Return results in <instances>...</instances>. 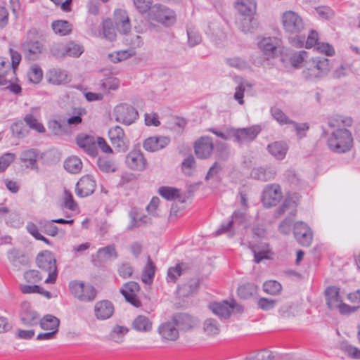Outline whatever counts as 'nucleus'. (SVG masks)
<instances>
[{"instance_id": "obj_1", "label": "nucleus", "mask_w": 360, "mask_h": 360, "mask_svg": "<svg viewBox=\"0 0 360 360\" xmlns=\"http://www.w3.org/2000/svg\"><path fill=\"white\" fill-rule=\"evenodd\" d=\"M353 120L350 117L338 115L328 120L329 127L335 129L327 135L326 143L329 150L341 154L349 151L353 146V136L345 127L352 126Z\"/></svg>"}, {"instance_id": "obj_2", "label": "nucleus", "mask_w": 360, "mask_h": 360, "mask_svg": "<svg viewBox=\"0 0 360 360\" xmlns=\"http://www.w3.org/2000/svg\"><path fill=\"white\" fill-rule=\"evenodd\" d=\"M329 60L325 57H315L305 61L303 77L309 80L323 77L330 71Z\"/></svg>"}, {"instance_id": "obj_3", "label": "nucleus", "mask_w": 360, "mask_h": 360, "mask_svg": "<svg viewBox=\"0 0 360 360\" xmlns=\"http://www.w3.org/2000/svg\"><path fill=\"white\" fill-rule=\"evenodd\" d=\"M69 290L75 298L82 302H91L97 296V290L91 284L78 280L69 283Z\"/></svg>"}, {"instance_id": "obj_4", "label": "nucleus", "mask_w": 360, "mask_h": 360, "mask_svg": "<svg viewBox=\"0 0 360 360\" xmlns=\"http://www.w3.org/2000/svg\"><path fill=\"white\" fill-rule=\"evenodd\" d=\"M36 262L39 269L48 273V277L45 280V283H54L58 273L56 259L53 253L47 250L40 252L37 256Z\"/></svg>"}, {"instance_id": "obj_5", "label": "nucleus", "mask_w": 360, "mask_h": 360, "mask_svg": "<svg viewBox=\"0 0 360 360\" xmlns=\"http://www.w3.org/2000/svg\"><path fill=\"white\" fill-rule=\"evenodd\" d=\"M209 309L221 319H229L233 311L238 313L243 311V307L238 304L234 300L231 302L227 300L214 302L209 304Z\"/></svg>"}, {"instance_id": "obj_6", "label": "nucleus", "mask_w": 360, "mask_h": 360, "mask_svg": "<svg viewBox=\"0 0 360 360\" xmlns=\"http://www.w3.org/2000/svg\"><path fill=\"white\" fill-rule=\"evenodd\" d=\"M282 25L284 30L290 34H298L304 28L302 18L295 11H287L281 17Z\"/></svg>"}, {"instance_id": "obj_7", "label": "nucleus", "mask_w": 360, "mask_h": 360, "mask_svg": "<svg viewBox=\"0 0 360 360\" xmlns=\"http://www.w3.org/2000/svg\"><path fill=\"white\" fill-rule=\"evenodd\" d=\"M150 18L166 27L171 26L176 22L174 12L165 6L155 4L150 11Z\"/></svg>"}, {"instance_id": "obj_8", "label": "nucleus", "mask_w": 360, "mask_h": 360, "mask_svg": "<svg viewBox=\"0 0 360 360\" xmlns=\"http://www.w3.org/2000/svg\"><path fill=\"white\" fill-rule=\"evenodd\" d=\"M114 115L117 122L126 125L132 124L139 117L137 110L133 106L125 103H121L115 108Z\"/></svg>"}, {"instance_id": "obj_9", "label": "nucleus", "mask_w": 360, "mask_h": 360, "mask_svg": "<svg viewBox=\"0 0 360 360\" xmlns=\"http://www.w3.org/2000/svg\"><path fill=\"white\" fill-rule=\"evenodd\" d=\"M283 198L281 188L278 184H271L265 186L262 192V202L266 207L277 205Z\"/></svg>"}, {"instance_id": "obj_10", "label": "nucleus", "mask_w": 360, "mask_h": 360, "mask_svg": "<svg viewBox=\"0 0 360 360\" xmlns=\"http://www.w3.org/2000/svg\"><path fill=\"white\" fill-rule=\"evenodd\" d=\"M108 136L111 144L119 152H125L129 146V141L124 130L120 126L110 128L108 131Z\"/></svg>"}, {"instance_id": "obj_11", "label": "nucleus", "mask_w": 360, "mask_h": 360, "mask_svg": "<svg viewBox=\"0 0 360 360\" xmlns=\"http://www.w3.org/2000/svg\"><path fill=\"white\" fill-rule=\"evenodd\" d=\"M293 233L297 241L302 246L311 245L313 233L311 228L303 221H297L294 224Z\"/></svg>"}, {"instance_id": "obj_12", "label": "nucleus", "mask_w": 360, "mask_h": 360, "mask_svg": "<svg viewBox=\"0 0 360 360\" xmlns=\"http://www.w3.org/2000/svg\"><path fill=\"white\" fill-rule=\"evenodd\" d=\"M260 131L258 127L252 126L247 128H232V138L240 144L253 141Z\"/></svg>"}, {"instance_id": "obj_13", "label": "nucleus", "mask_w": 360, "mask_h": 360, "mask_svg": "<svg viewBox=\"0 0 360 360\" xmlns=\"http://www.w3.org/2000/svg\"><path fill=\"white\" fill-rule=\"evenodd\" d=\"M44 49V45L38 40L27 39L22 44L25 57L30 60L39 59Z\"/></svg>"}, {"instance_id": "obj_14", "label": "nucleus", "mask_w": 360, "mask_h": 360, "mask_svg": "<svg viewBox=\"0 0 360 360\" xmlns=\"http://www.w3.org/2000/svg\"><path fill=\"white\" fill-rule=\"evenodd\" d=\"M139 290V285L136 282L130 281L123 285L120 289V292L127 302L136 307H139L141 305V302L137 296Z\"/></svg>"}, {"instance_id": "obj_15", "label": "nucleus", "mask_w": 360, "mask_h": 360, "mask_svg": "<svg viewBox=\"0 0 360 360\" xmlns=\"http://www.w3.org/2000/svg\"><path fill=\"white\" fill-rule=\"evenodd\" d=\"M194 148L198 158L207 159L211 156L214 150L212 139L209 136H202L195 141Z\"/></svg>"}, {"instance_id": "obj_16", "label": "nucleus", "mask_w": 360, "mask_h": 360, "mask_svg": "<svg viewBox=\"0 0 360 360\" xmlns=\"http://www.w3.org/2000/svg\"><path fill=\"white\" fill-rule=\"evenodd\" d=\"M96 186V181L92 176L85 175L76 184V195L80 198L89 196L94 192Z\"/></svg>"}, {"instance_id": "obj_17", "label": "nucleus", "mask_w": 360, "mask_h": 360, "mask_svg": "<svg viewBox=\"0 0 360 360\" xmlns=\"http://www.w3.org/2000/svg\"><path fill=\"white\" fill-rule=\"evenodd\" d=\"M125 162L132 170L143 171L146 167V160L140 150H133L125 158Z\"/></svg>"}, {"instance_id": "obj_18", "label": "nucleus", "mask_w": 360, "mask_h": 360, "mask_svg": "<svg viewBox=\"0 0 360 360\" xmlns=\"http://www.w3.org/2000/svg\"><path fill=\"white\" fill-rule=\"evenodd\" d=\"M20 317L22 323L28 326L37 325L40 320L39 314L32 309L30 304L27 302L22 303Z\"/></svg>"}, {"instance_id": "obj_19", "label": "nucleus", "mask_w": 360, "mask_h": 360, "mask_svg": "<svg viewBox=\"0 0 360 360\" xmlns=\"http://www.w3.org/2000/svg\"><path fill=\"white\" fill-rule=\"evenodd\" d=\"M39 152L37 149L30 148L22 151L20 160L27 169L39 172L38 160Z\"/></svg>"}, {"instance_id": "obj_20", "label": "nucleus", "mask_w": 360, "mask_h": 360, "mask_svg": "<svg viewBox=\"0 0 360 360\" xmlns=\"http://www.w3.org/2000/svg\"><path fill=\"white\" fill-rule=\"evenodd\" d=\"M170 143V138L165 136H150L143 144V148L149 152H155L165 148Z\"/></svg>"}, {"instance_id": "obj_21", "label": "nucleus", "mask_w": 360, "mask_h": 360, "mask_svg": "<svg viewBox=\"0 0 360 360\" xmlns=\"http://www.w3.org/2000/svg\"><path fill=\"white\" fill-rule=\"evenodd\" d=\"M76 141L78 146L91 156L94 157L97 155V148L94 136L80 134L77 136Z\"/></svg>"}, {"instance_id": "obj_22", "label": "nucleus", "mask_w": 360, "mask_h": 360, "mask_svg": "<svg viewBox=\"0 0 360 360\" xmlns=\"http://www.w3.org/2000/svg\"><path fill=\"white\" fill-rule=\"evenodd\" d=\"M114 313V306L108 300L97 302L94 306V314L97 319L105 320L110 318Z\"/></svg>"}, {"instance_id": "obj_23", "label": "nucleus", "mask_w": 360, "mask_h": 360, "mask_svg": "<svg viewBox=\"0 0 360 360\" xmlns=\"http://www.w3.org/2000/svg\"><path fill=\"white\" fill-rule=\"evenodd\" d=\"M158 333L162 338L170 341H175L179 336V329L172 319L162 323L158 328Z\"/></svg>"}, {"instance_id": "obj_24", "label": "nucleus", "mask_w": 360, "mask_h": 360, "mask_svg": "<svg viewBox=\"0 0 360 360\" xmlns=\"http://www.w3.org/2000/svg\"><path fill=\"white\" fill-rule=\"evenodd\" d=\"M7 257L13 267L18 269L21 266L28 264V259L24 252L18 249L13 248L8 251Z\"/></svg>"}, {"instance_id": "obj_25", "label": "nucleus", "mask_w": 360, "mask_h": 360, "mask_svg": "<svg viewBox=\"0 0 360 360\" xmlns=\"http://www.w3.org/2000/svg\"><path fill=\"white\" fill-rule=\"evenodd\" d=\"M172 319L178 329L181 330H188L191 329L195 324L193 318L185 313L176 314L172 316Z\"/></svg>"}, {"instance_id": "obj_26", "label": "nucleus", "mask_w": 360, "mask_h": 360, "mask_svg": "<svg viewBox=\"0 0 360 360\" xmlns=\"http://www.w3.org/2000/svg\"><path fill=\"white\" fill-rule=\"evenodd\" d=\"M48 80L53 84L60 85L68 83L70 79L65 70L54 68L49 70Z\"/></svg>"}, {"instance_id": "obj_27", "label": "nucleus", "mask_w": 360, "mask_h": 360, "mask_svg": "<svg viewBox=\"0 0 360 360\" xmlns=\"http://www.w3.org/2000/svg\"><path fill=\"white\" fill-rule=\"evenodd\" d=\"M236 8L243 16H252L256 13L257 4L255 0H238Z\"/></svg>"}, {"instance_id": "obj_28", "label": "nucleus", "mask_w": 360, "mask_h": 360, "mask_svg": "<svg viewBox=\"0 0 360 360\" xmlns=\"http://www.w3.org/2000/svg\"><path fill=\"white\" fill-rule=\"evenodd\" d=\"M6 63L3 58H0V86H5L8 82L17 79L14 70H11L8 65L7 67L5 66Z\"/></svg>"}, {"instance_id": "obj_29", "label": "nucleus", "mask_w": 360, "mask_h": 360, "mask_svg": "<svg viewBox=\"0 0 360 360\" xmlns=\"http://www.w3.org/2000/svg\"><path fill=\"white\" fill-rule=\"evenodd\" d=\"M276 173V170L271 167H257L252 170L251 176L254 179L267 181L274 179Z\"/></svg>"}, {"instance_id": "obj_30", "label": "nucleus", "mask_w": 360, "mask_h": 360, "mask_svg": "<svg viewBox=\"0 0 360 360\" xmlns=\"http://www.w3.org/2000/svg\"><path fill=\"white\" fill-rule=\"evenodd\" d=\"M326 303L330 309H336L342 301L339 295V288L329 286L325 290Z\"/></svg>"}, {"instance_id": "obj_31", "label": "nucleus", "mask_w": 360, "mask_h": 360, "mask_svg": "<svg viewBox=\"0 0 360 360\" xmlns=\"http://www.w3.org/2000/svg\"><path fill=\"white\" fill-rule=\"evenodd\" d=\"M269 152L277 160H283L287 153L288 147L283 141H275L268 145Z\"/></svg>"}, {"instance_id": "obj_32", "label": "nucleus", "mask_w": 360, "mask_h": 360, "mask_svg": "<svg viewBox=\"0 0 360 360\" xmlns=\"http://www.w3.org/2000/svg\"><path fill=\"white\" fill-rule=\"evenodd\" d=\"M278 40L276 38L268 37L262 39L259 44V48L267 56H273L277 49Z\"/></svg>"}, {"instance_id": "obj_33", "label": "nucleus", "mask_w": 360, "mask_h": 360, "mask_svg": "<svg viewBox=\"0 0 360 360\" xmlns=\"http://www.w3.org/2000/svg\"><path fill=\"white\" fill-rule=\"evenodd\" d=\"M257 20L252 16H243L238 22V28L244 33H251L257 27Z\"/></svg>"}, {"instance_id": "obj_34", "label": "nucleus", "mask_w": 360, "mask_h": 360, "mask_svg": "<svg viewBox=\"0 0 360 360\" xmlns=\"http://www.w3.org/2000/svg\"><path fill=\"white\" fill-rule=\"evenodd\" d=\"M39 323L43 330L58 332L60 320L53 315L47 314L39 320Z\"/></svg>"}, {"instance_id": "obj_35", "label": "nucleus", "mask_w": 360, "mask_h": 360, "mask_svg": "<svg viewBox=\"0 0 360 360\" xmlns=\"http://www.w3.org/2000/svg\"><path fill=\"white\" fill-rule=\"evenodd\" d=\"M187 269V264L185 263L177 264L175 266L169 268L167 276V282L175 283L179 276L185 274Z\"/></svg>"}, {"instance_id": "obj_36", "label": "nucleus", "mask_w": 360, "mask_h": 360, "mask_svg": "<svg viewBox=\"0 0 360 360\" xmlns=\"http://www.w3.org/2000/svg\"><path fill=\"white\" fill-rule=\"evenodd\" d=\"M51 27L55 34L65 36L72 31V25L67 20H55L51 24Z\"/></svg>"}, {"instance_id": "obj_37", "label": "nucleus", "mask_w": 360, "mask_h": 360, "mask_svg": "<svg viewBox=\"0 0 360 360\" xmlns=\"http://www.w3.org/2000/svg\"><path fill=\"white\" fill-rule=\"evenodd\" d=\"M64 168L71 174H77L82 168V162L79 158L72 156L64 162Z\"/></svg>"}, {"instance_id": "obj_38", "label": "nucleus", "mask_w": 360, "mask_h": 360, "mask_svg": "<svg viewBox=\"0 0 360 360\" xmlns=\"http://www.w3.org/2000/svg\"><path fill=\"white\" fill-rule=\"evenodd\" d=\"M258 287L254 283H245L238 288V295L242 299H249L257 293Z\"/></svg>"}, {"instance_id": "obj_39", "label": "nucleus", "mask_w": 360, "mask_h": 360, "mask_svg": "<svg viewBox=\"0 0 360 360\" xmlns=\"http://www.w3.org/2000/svg\"><path fill=\"white\" fill-rule=\"evenodd\" d=\"M34 110V109H32L31 113L25 115L24 121L30 129L39 133H44L46 130L44 125L38 121L37 117L33 114Z\"/></svg>"}, {"instance_id": "obj_40", "label": "nucleus", "mask_w": 360, "mask_h": 360, "mask_svg": "<svg viewBox=\"0 0 360 360\" xmlns=\"http://www.w3.org/2000/svg\"><path fill=\"white\" fill-rule=\"evenodd\" d=\"M132 326L135 330L142 332L150 331L152 328L151 321L148 317L142 315L138 316L134 319Z\"/></svg>"}, {"instance_id": "obj_41", "label": "nucleus", "mask_w": 360, "mask_h": 360, "mask_svg": "<svg viewBox=\"0 0 360 360\" xmlns=\"http://www.w3.org/2000/svg\"><path fill=\"white\" fill-rule=\"evenodd\" d=\"M155 266L152 262L151 259L148 257L147 264L144 267V270L141 276V280L144 283L147 285L152 283L155 276Z\"/></svg>"}, {"instance_id": "obj_42", "label": "nucleus", "mask_w": 360, "mask_h": 360, "mask_svg": "<svg viewBox=\"0 0 360 360\" xmlns=\"http://www.w3.org/2000/svg\"><path fill=\"white\" fill-rule=\"evenodd\" d=\"M203 330L207 335H216L220 332V326L217 320L208 318L203 323Z\"/></svg>"}, {"instance_id": "obj_43", "label": "nucleus", "mask_w": 360, "mask_h": 360, "mask_svg": "<svg viewBox=\"0 0 360 360\" xmlns=\"http://www.w3.org/2000/svg\"><path fill=\"white\" fill-rule=\"evenodd\" d=\"M271 115L273 118L278 122V123L281 125L284 124H290L292 122L290 120L283 112L282 110L278 108V107L274 106L270 109Z\"/></svg>"}, {"instance_id": "obj_44", "label": "nucleus", "mask_w": 360, "mask_h": 360, "mask_svg": "<svg viewBox=\"0 0 360 360\" xmlns=\"http://www.w3.org/2000/svg\"><path fill=\"white\" fill-rule=\"evenodd\" d=\"M54 223L55 221H52V220L41 219L39 221V225L42 231L51 236H56L58 232V228L54 225Z\"/></svg>"}, {"instance_id": "obj_45", "label": "nucleus", "mask_w": 360, "mask_h": 360, "mask_svg": "<svg viewBox=\"0 0 360 360\" xmlns=\"http://www.w3.org/2000/svg\"><path fill=\"white\" fill-rule=\"evenodd\" d=\"M84 51V47L74 41H70L65 46V56L79 57Z\"/></svg>"}, {"instance_id": "obj_46", "label": "nucleus", "mask_w": 360, "mask_h": 360, "mask_svg": "<svg viewBox=\"0 0 360 360\" xmlns=\"http://www.w3.org/2000/svg\"><path fill=\"white\" fill-rule=\"evenodd\" d=\"M127 332L128 329L126 327L117 325L111 330L109 337L115 342H121Z\"/></svg>"}, {"instance_id": "obj_47", "label": "nucleus", "mask_w": 360, "mask_h": 360, "mask_svg": "<svg viewBox=\"0 0 360 360\" xmlns=\"http://www.w3.org/2000/svg\"><path fill=\"white\" fill-rule=\"evenodd\" d=\"M49 129L56 136H62L68 133V127L58 120H51L49 122Z\"/></svg>"}, {"instance_id": "obj_48", "label": "nucleus", "mask_w": 360, "mask_h": 360, "mask_svg": "<svg viewBox=\"0 0 360 360\" xmlns=\"http://www.w3.org/2000/svg\"><path fill=\"white\" fill-rule=\"evenodd\" d=\"M230 221H233V227L235 229L236 233L238 231L239 228L241 226H244L245 227L247 226L245 223V215L243 212L240 211L234 212Z\"/></svg>"}, {"instance_id": "obj_49", "label": "nucleus", "mask_w": 360, "mask_h": 360, "mask_svg": "<svg viewBox=\"0 0 360 360\" xmlns=\"http://www.w3.org/2000/svg\"><path fill=\"white\" fill-rule=\"evenodd\" d=\"M98 167L103 172H113L116 170L114 162L106 158H99L98 160Z\"/></svg>"}, {"instance_id": "obj_50", "label": "nucleus", "mask_w": 360, "mask_h": 360, "mask_svg": "<svg viewBox=\"0 0 360 360\" xmlns=\"http://www.w3.org/2000/svg\"><path fill=\"white\" fill-rule=\"evenodd\" d=\"M103 33L105 39L114 41L116 38V32L110 20H106L103 23Z\"/></svg>"}, {"instance_id": "obj_51", "label": "nucleus", "mask_w": 360, "mask_h": 360, "mask_svg": "<svg viewBox=\"0 0 360 360\" xmlns=\"http://www.w3.org/2000/svg\"><path fill=\"white\" fill-rule=\"evenodd\" d=\"M290 124L292 125L298 139H302L305 137L307 131L309 129V126L307 123H298L292 120Z\"/></svg>"}, {"instance_id": "obj_52", "label": "nucleus", "mask_w": 360, "mask_h": 360, "mask_svg": "<svg viewBox=\"0 0 360 360\" xmlns=\"http://www.w3.org/2000/svg\"><path fill=\"white\" fill-rule=\"evenodd\" d=\"M226 234L228 237L231 238L236 234V231L233 227V221L230 220L226 223H223L220 227L215 231V236Z\"/></svg>"}, {"instance_id": "obj_53", "label": "nucleus", "mask_w": 360, "mask_h": 360, "mask_svg": "<svg viewBox=\"0 0 360 360\" xmlns=\"http://www.w3.org/2000/svg\"><path fill=\"white\" fill-rule=\"evenodd\" d=\"M281 288V285L276 281H269L263 285L264 291L270 295H277Z\"/></svg>"}, {"instance_id": "obj_54", "label": "nucleus", "mask_w": 360, "mask_h": 360, "mask_svg": "<svg viewBox=\"0 0 360 360\" xmlns=\"http://www.w3.org/2000/svg\"><path fill=\"white\" fill-rule=\"evenodd\" d=\"M158 193L162 197L168 200H174L179 196V190L170 187H160Z\"/></svg>"}, {"instance_id": "obj_55", "label": "nucleus", "mask_w": 360, "mask_h": 360, "mask_svg": "<svg viewBox=\"0 0 360 360\" xmlns=\"http://www.w3.org/2000/svg\"><path fill=\"white\" fill-rule=\"evenodd\" d=\"M295 212H291V214L288 216L285 219H283L278 226V230L280 233L283 234H289L291 231L292 222L294 219Z\"/></svg>"}, {"instance_id": "obj_56", "label": "nucleus", "mask_w": 360, "mask_h": 360, "mask_svg": "<svg viewBox=\"0 0 360 360\" xmlns=\"http://www.w3.org/2000/svg\"><path fill=\"white\" fill-rule=\"evenodd\" d=\"M84 114H85V110L79 108L77 112H75V115L68 118L67 125L73 127L81 124L82 122V115Z\"/></svg>"}, {"instance_id": "obj_57", "label": "nucleus", "mask_w": 360, "mask_h": 360, "mask_svg": "<svg viewBox=\"0 0 360 360\" xmlns=\"http://www.w3.org/2000/svg\"><path fill=\"white\" fill-rule=\"evenodd\" d=\"M99 256L105 259H109L111 257L116 258L117 257L115 248L112 245H108L101 248L98 250Z\"/></svg>"}, {"instance_id": "obj_58", "label": "nucleus", "mask_w": 360, "mask_h": 360, "mask_svg": "<svg viewBox=\"0 0 360 360\" xmlns=\"http://www.w3.org/2000/svg\"><path fill=\"white\" fill-rule=\"evenodd\" d=\"M11 131L14 136L21 139L27 136L28 131L22 122H16L11 126Z\"/></svg>"}, {"instance_id": "obj_59", "label": "nucleus", "mask_w": 360, "mask_h": 360, "mask_svg": "<svg viewBox=\"0 0 360 360\" xmlns=\"http://www.w3.org/2000/svg\"><path fill=\"white\" fill-rule=\"evenodd\" d=\"M42 70L38 65L32 66L30 71L28 72L29 79L34 84L39 83L42 78Z\"/></svg>"}, {"instance_id": "obj_60", "label": "nucleus", "mask_w": 360, "mask_h": 360, "mask_svg": "<svg viewBox=\"0 0 360 360\" xmlns=\"http://www.w3.org/2000/svg\"><path fill=\"white\" fill-rule=\"evenodd\" d=\"M136 8L142 13L151 10L153 0H133Z\"/></svg>"}, {"instance_id": "obj_61", "label": "nucleus", "mask_w": 360, "mask_h": 360, "mask_svg": "<svg viewBox=\"0 0 360 360\" xmlns=\"http://www.w3.org/2000/svg\"><path fill=\"white\" fill-rule=\"evenodd\" d=\"M24 278L27 283H36L41 281L42 276L37 270H29L25 272Z\"/></svg>"}, {"instance_id": "obj_62", "label": "nucleus", "mask_w": 360, "mask_h": 360, "mask_svg": "<svg viewBox=\"0 0 360 360\" xmlns=\"http://www.w3.org/2000/svg\"><path fill=\"white\" fill-rule=\"evenodd\" d=\"M276 302L277 301L276 300L262 297L257 301V305L261 309L264 311H269L274 308Z\"/></svg>"}, {"instance_id": "obj_63", "label": "nucleus", "mask_w": 360, "mask_h": 360, "mask_svg": "<svg viewBox=\"0 0 360 360\" xmlns=\"http://www.w3.org/2000/svg\"><path fill=\"white\" fill-rule=\"evenodd\" d=\"M101 86L105 90H116L120 86V81L115 77H108L102 82Z\"/></svg>"}, {"instance_id": "obj_64", "label": "nucleus", "mask_w": 360, "mask_h": 360, "mask_svg": "<svg viewBox=\"0 0 360 360\" xmlns=\"http://www.w3.org/2000/svg\"><path fill=\"white\" fill-rule=\"evenodd\" d=\"M274 358L271 352L262 349L251 356L248 360H272Z\"/></svg>"}]
</instances>
